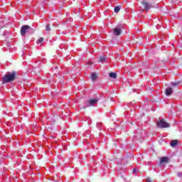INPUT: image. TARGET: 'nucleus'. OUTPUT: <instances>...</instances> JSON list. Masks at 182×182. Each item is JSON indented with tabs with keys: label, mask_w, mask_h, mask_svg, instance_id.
<instances>
[{
	"label": "nucleus",
	"mask_w": 182,
	"mask_h": 182,
	"mask_svg": "<svg viewBox=\"0 0 182 182\" xmlns=\"http://www.w3.org/2000/svg\"><path fill=\"white\" fill-rule=\"evenodd\" d=\"M16 76H18V72L14 71L12 73H7L6 75L3 76V83H9L11 82H14L15 79H16Z\"/></svg>",
	"instance_id": "f257e3e1"
},
{
	"label": "nucleus",
	"mask_w": 182,
	"mask_h": 182,
	"mask_svg": "<svg viewBox=\"0 0 182 182\" xmlns=\"http://www.w3.org/2000/svg\"><path fill=\"white\" fill-rule=\"evenodd\" d=\"M165 93H166V96H170V95H171V93H173V88H171V87L166 88L165 90Z\"/></svg>",
	"instance_id": "0eeeda50"
},
{
	"label": "nucleus",
	"mask_w": 182,
	"mask_h": 182,
	"mask_svg": "<svg viewBox=\"0 0 182 182\" xmlns=\"http://www.w3.org/2000/svg\"><path fill=\"white\" fill-rule=\"evenodd\" d=\"M120 9H122V6H117L114 7V11L116 14H119V12H120Z\"/></svg>",
	"instance_id": "9b49d317"
},
{
	"label": "nucleus",
	"mask_w": 182,
	"mask_h": 182,
	"mask_svg": "<svg viewBox=\"0 0 182 182\" xmlns=\"http://www.w3.org/2000/svg\"><path fill=\"white\" fill-rule=\"evenodd\" d=\"M92 80L95 82L96 79H97V75H96V73H93L91 75Z\"/></svg>",
	"instance_id": "ddd939ff"
},
{
	"label": "nucleus",
	"mask_w": 182,
	"mask_h": 182,
	"mask_svg": "<svg viewBox=\"0 0 182 182\" xmlns=\"http://www.w3.org/2000/svg\"><path fill=\"white\" fill-rule=\"evenodd\" d=\"M43 41H44L43 38L41 37L38 38L37 43H43Z\"/></svg>",
	"instance_id": "2eb2a0df"
},
{
	"label": "nucleus",
	"mask_w": 182,
	"mask_h": 182,
	"mask_svg": "<svg viewBox=\"0 0 182 182\" xmlns=\"http://www.w3.org/2000/svg\"><path fill=\"white\" fill-rule=\"evenodd\" d=\"M177 176L178 177H182L181 173V172H178L177 173Z\"/></svg>",
	"instance_id": "a211bd4d"
},
{
	"label": "nucleus",
	"mask_w": 182,
	"mask_h": 182,
	"mask_svg": "<svg viewBox=\"0 0 182 182\" xmlns=\"http://www.w3.org/2000/svg\"><path fill=\"white\" fill-rule=\"evenodd\" d=\"M133 173H136V168L133 169Z\"/></svg>",
	"instance_id": "aec40b11"
},
{
	"label": "nucleus",
	"mask_w": 182,
	"mask_h": 182,
	"mask_svg": "<svg viewBox=\"0 0 182 182\" xmlns=\"http://www.w3.org/2000/svg\"><path fill=\"white\" fill-rule=\"evenodd\" d=\"M164 163H168V158L167 156L161 158V164H164Z\"/></svg>",
	"instance_id": "6e6552de"
},
{
	"label": "nucleus",
	"mask_w": 182,
	"mask_h": 182,
	"mask_svg": "<svg viewBox=\"0 0 182 182\" xmlns=\"http://www.w3.org/2000/svg\"><path fill=\"white\" fill-rule=\"evenodd\" d=\"M112 100H113V97L112 96H109L108 98L107 99V102H112Z\"/></svg>",
	"instance_id": "dca6fc26"
},
{
	"label": "nucleus",
	"mask_w": 182,
	"mask_h": 182,
	"mask_svg": "<svg viewBox=\"0 0 182 182\" xmlns=\"http://www.w3.org/2000/svg\"><path fill=\"white\" fill-rule=\"evenodd\" d=\"M51 31H52V28H50V25L47 24L46 26V33H48V34L50 33Z\"/></svg>",
	"instance_id": "1a4fd4ad"
},
{
	"label": "nucleus",
	"mask_w": 182,
	"mask_h": 182,
	"mask_svg": "<svg viewBox=\"0 0 182 182\" xmlns=\"http://www.w3.org/2000/svg\"><path fill=\"white\" fill-rule=\"evenodd\" d=\"M141 4L143 5L146 12H149V11L153 8V5L151 3L147 2V1H141Z\"/></svg>",
	"instance_id": "20e7f679"
},
{
	"label": "nucleus",
	"mask_w": 182,
	"mask_h": 182,
	"mask_svg": "<svg viewBox=\"0 0 182 182\" xmlns=\"http://www.w3.org/2000/svg\"><path fill=\"white\" fill-rule=\"evenodd\" d=\"M99 62H106V57L105 56H101L99 59Z\"/></svg>",
	"instance_id": "4468645a"
},
{
	"label": "nucleus",
	"mask_w": 182,
	"mask_h": 182,
	"mask_svg": "<svg viewBox=\"0 0 182 182\" xmlns=\"http://www.w3.org/2000/svg\"><path fill=\"white\" fill-rule=\"evenodd\" d=\"M28 31H32V27H31L30 26H28V25L22 26V27L21 28V36H25V35H26V33L28 32Z\"/></svg>",
	"instance_id": "f03ea898"
},
{
	"label": "nucleus",
	"mask_w": 182,
	"mask_h": 182,
	"mask_svg": "<svg viewBox=\"0 0 182 182\" xmlns=\"http://www.w3.org/2000/svg\"><path fill=\"white\" fill-rule=\"evenodd\" d=\"M179 82H173L172 86H178Z\"/></svg>",
	"instance_id": "f3484780"
},
{
	"label": "nucleus",
	"mask_w": 182,
	"mask_h": 182,
	"mask_svg": "<svg viewBox=\"0 0 182 182\" xmlns=\"http://www.w3.org/2000/svg\"><path fill=\"white\" fill-rule=\"evenodd\" d=\"M178 144V141H177V140H176V139L172 140V141H171V146L172 147H176V146H177Z\"/></svg>",
	"instance_id": "9d476101"
},
{
	"label": "nucleus",
	"mask_w": 182,
	"mask_h": 182,
	"mask_svg": "<svg viewBox=\"0 0 182 182\" xmlns=\"http://www.w3.org/2000/svg\"><path fill=\"white\" fill-rule=\"evenodd\" d=\"M146 182H151V178H148L146 179Z\"/></svg>",
	"instance_id": "6ab92c4d"
},
{
	"label": "nucleus",
	"mask_w": 182,
	"mask_h": 182,
	"mask_svg": "<svg viewBox=\"0 0 182 182\" xmlns=\"http://www.w3.org/2000/svg\"><path fill=\"white\" fill-rule=\"evenodd\" d=\"M109 76V77H112V79L117 78V74L116 73H110Z\"/></svg>",
	"instance_id": "f8f14e48"
},
{
	"label": "nucleus",
	"mask_w": 182,
	"mask_h": 182,
	"mask_svg": "<svg viewBox=\"0 0 182 182\" xmlns=\"http://www.w3.org/2000/svg\"><path fill=\"white\" fill-rule=\"evenodd\" d=\"M113 35L115 36H119V35H122V28L115 27L113 29Z\"/></svg>",
	"instance_id": "39448f33"
},
{
	"label": "nucleus",
	"mask_w": 182,
	"mask_h": 182,
	"mask_svg": "<svg viewBox=\"0 0 182 182\" xmlns=\"http://www.w3.org/2000/svg\"><path fill=\"white\" fill-rule=\"evenodd\" d=\"M157 126L159 127V129H166L167 127H170V124L166 122L164 120L161 119L157 123Z\"/></svg>",
	"instance_id": "7ed1b4c3"
},
{
	"label": "nucleus",
	"mask_w": 182,
	"mask_h": 182,
	"mask_svg": "<svg viewBox=\"0 0 182 182\" xmlns=\"http://www.w3.org/2000/svg\"><path fill=\"white\" fill-rule=\"evenodd\" d=\"M97 102H99V99H92L88 101V104L90 106H94Z\"/></svg>",
	"instance_id": "423d86ee"
}]
</instances>
